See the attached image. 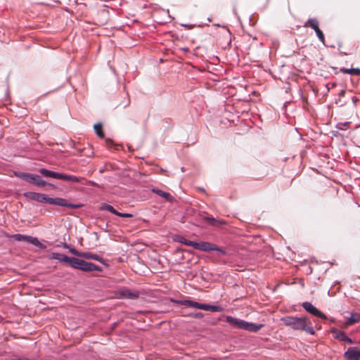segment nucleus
Here are the masks:
<instances>
[{"label": "nucleus", "instance_id": "nucleus-14", "mask_svg": "<svg viewBox=\"0 0 360 360\" xmlns=\"http://www.w3.org/2000/svg\"><path fill=\"white\" fill-rule=\"evenodd\" d=\"M120 295L122 298L134 300L139 297V293L137 291H131L127 288L122 289L120 291Z\"/></svg>", "mask_w": 360, "mask_h": 360}, {"label": "nucleus", "instance_id": "nucleus-31", "mask_svg": "<svg viewBox=\"0 0 360 360\" xmlns=\"http://www.w3.org/2000/svg\"><path fill=\"white\" fill-rule=\"evenodd\" d=\"M129 105V101H127L126 103L124 104V107H127Z\"/></svg>", "mask_w": 360, "mask_h": 360}, {"label": "nucleus", "instance_id": "nucleus-6", "mask_svg": "<svg viewBox=\"0 0 360 360\" xmlns=\"http://www.w3.org/2000/svg\"><path fill=\"white\" fill-rule=\"evenodd\" d=\"M11 239L14 240L15 241H23L27 243H30L36 247L39 248L40 249L46 248V246L44 244H42L36 237L17 233L12 235L11 236Z\"/></svg>", "mask_w": 360, "mask_h": 360}, {"label": "nucleus", "instance_id": "nucleus-12", "mask_svg": "<svg viewBox=\"0 0 360 360\" xmlns=\"http://www.w3.org/2000/svg\"><path fill=\"white\" fill-rule=\"evenodd\" d=\"M344 356L347 360H359L360 348L358 347H349L345 352Z\"/></svg>", "mask_w": 360, "mask_h": 360}, {"label": "nucleus", "instance_id": "nucleus-25", "mask_svg": "<svg viewBox=\"0 0 360 360\" xmlns=\"http://www.w3.org/2000/svg\"><path fill=\"white\" fill-rule=\"evenodd\" d=\"M69 252L70 253H72V255H74L75 256H77V257H82V253H83V252H79V251L77 250L75 248H70L69 249Z\"/></svg>", "mask_w": 360, "mask_h": 360}, {"label": "nucleus", "instance_id": "nucleus-4", "mask_svg": "<svg viewBox=\"0 0 360 360\" xmlns=\"http://www.w3.org/2000/svg\"><path fill=\"white\" fill-rule=\"evenodd\" d=\"M18 176L21 178L22 179L33 184L37 186H45L46 185H49V186H51L52 188H55V186L52 184H48L44 180H43L41 176L37 174H30V173H25L22 172L20 173Z\"/></svg>", "mask_w": 360, "mask_h": 360}, {"label": "nucleus", "instance_id": "nucleus-13", "mask_svg": "<svg viewBox=\"0 0 360 360\" xmlns=\"http://www.w3.org/2000/svg\"><path fill=\"white\" fill-rule=\"evenodd\" d=\"M49 258L51 259H56V260H58L62 262L68 263L70 264V266L72 267V264H73L72 260H74L75 257H70L65 255L60 254L58 252H52L50 255Z\"/></svg>", "mask_w": 360, "mask_h": 360}, {"label": "nucleus", "instance_id": "nucleus-3", "mask_svg": "<svg viewBox=\"0 0 360 360\" xmlns=\"http://www.w3.org/2000/svg\"><path fill=\"white\" fill-rule=\"evenodd\" d=\"M73 261L72 268L79 269L86 272L91 271H101L102 269L98 265L93 263L86 262L78 258H75Z\"/></svg>", "mask_w": 360, "mask_h": 360}, {"label": "nucleus", "instance_id": "nucleus-21", "mask_svg": "<svg viewBox=\"0 0 360 360\" xmlns=\"http://www.w3.org/2000/svg\"><path fill=\"white\" fill-rule=\"evenodd\" d=\"M337 338L339 339L341 341H345L348 343H352V340L351 338H349L345 332L340 331L337 334Z\"/></svg>", "mask_w": 360, "mask_h": 360}, {"label": "nucleus", "instance_id": "nucleus-9", "mask_svg": "<svg viewBox=\"0 0 360 360\" xmlns=\"http://www.w3.org/2000/svg\"><path fill=\"white\" fill-rule=\"evenodd\" d=\"M195 250H200L205 252H209V251H218L222 253H224L225 252L218 246H217L214 244H212L209 242H196L195 245Z\"/></svg>", "mask_w": 360, "mask_h": 360}, {"label": "nucleus", "instance_id": "nucleus-23", "mask_svg": "<svg viewBox=\"0 0 360 360\" xmlns=\"http://www.w3.org/2000/svg\"><path fill=\"white\" fill-rule=\"evenodd\" d=\"M180 242L187 246H190V247H192L195 249V245H196V242L195 241H192V240H187V239H185V238H182L181 240H180Z\"/></svg>", "mask_w": 360, "mask_h": 360}, {"label": "nucleus", "instance_id": "nucleus-27", "mask_svg": "<svg viewBox=\"0 0 360 360\" xmlns=\"http://www.w3.org/2000/svg\"><path fill=\"white\" fill-rule=\"evenodd\" d=\"M205 219L209 221L210 224H214V222L216 221L215 219L212 217H205Z\"/></svg>", "mask_w": 360, "mask_h": 360}, {"label": "nucleus", "instance_id": "nucleus-20", "mask_svg": "<svg viewBox=\"0 0 360 360\" xmlns=\"http://www.w3.org/2000/svg\"><path fill=\"white\" fill-rule=\"evenodd\" d=\"M359 321H360V314L354 313V314H352L351 316L348 319L347 323L348 325H352L355 323H358Z\"/></svg>", "mask_w": 360, "mask_h": 360}, {"label": "nucleus", "instance_id": "nucleus-32", "mask_svg": "<svg viewBox=\"0 0 360 360\" xmlns=\"http://www.w3.org/2000/svg\"><path fill=\"white\" fill-rule=\"evenodd\" d=\"M107 142H108V143H112V141H110V140H107Z\"/></svg>", "mask_w": 360, "mask_h": 360}, {"label": "nucleus", "instance_id": "nucleus-17", "mask_svg": "<svg viewBox=\"0 0 360 360\" xmlns=\"http://www.w3.org/2000/svg\"><path fill=\"white\" fill-rule=\"evenodd\" d=\"M151 191L153 193H156L157 195L165 198L167 201L172 200L173 198L169 193L162 191L157 189V188H153Z\"/></svg>", "mask_w": 360, "mask_h": 360}, {"label": "nucleus", "instance_id": "nucleus-22", "mask_svg": "<svg viewBox=\"0 0 360 360\" xmlns=\"http://www.w3.org/2000/svg\"><path fill=\"white\" fill-rule=\"evenodd\" d=\"M94 130L96 134L101 138H103L104 136V134L102 131V124L100 123H97L94 124Z\"/></svg>", "mask_w": 360, "mask_h": 360}, {"label": "nucleus", "instance_id": "nucleus-11", "mask_svg": "<svg viewBox=\"0 0 360 360\" xmlns=\"http://www.w3.org/2000/svg\"><path fill=\"white\" fill-rule=\"evenodd\" d=\"M24 196L29 200H35L37 202H46V203H47L48 198H49V196L45 194L32 192V191H27V192L24 193Z\"/></svg>", "mask_w": 360, "mask_h": 360}, {"label": "nucleus", "instance_id": "nucleus-30", "mask_svg": "<svg viewBox=\"0 0 360 360\" xmlns=\"http://www.w3.org/2000/svg\"><path fill=\"white\" fill-rule=\"evenodd\" d=\"M182 26L188 27V28H192L193 27V25H182Z\"/></svg>", "mask_w": 360, "mask_h": 360}, {"label": "nucleus", "instance_id": "nucleus-26", "mask_svg": "<svg viewBox=\"0 0 360 360\" xmlns=\"http://www.w3.org/2000/svg\"><path fill=\"white\" fill-rule=\"evenodd\" d=\"M117 216L121 217H125V218H131L133 217V214L130 213H122L117 211V214H116Z\"/></svg>", "mask_w": 360, "mask_h": 360}, {"label": "nucleus", "instance_id": "nucleus-16", "mask_svg": "<svg viewBox=\"0 0 360 360\" xmlns=\"http://www.w3.org/2000/svg\"><path fill=\"white\" fill-rule=\"evenodd\" d=\"M82 257H84L87 259H94V260L98 261L102 264L104 263V259L101 257H100L99 255H98L96 254H94L91 252H83Z\"/></svg>", "mask_w": 360, "mask_h": 360}, {"label": "nucleus", "instance_id": "nucleus-19", "mask_svg": "<svg viewBox=\"0 0 360 360\" xmlns=\"http://www.w3.org/2000/svg\"><path fill=\"white\" fill-rule=\"evenodd\" d=\"M340 71L345 74L360 75V69L359 68H341Z\"/></svg>", "mask_w": 360, "mask_h": 360}, {"label": "nucleus", "instance_id": "nucleus-8", "mask_svg": "<svg viewBox=\"0 0 360 360\" xmlns=\"http://www.w3.org/2000/svg\"><path fill=\"white\" fill-rule=\"evenodd\" d=\"M48 204L55 205L61 207H70L72 209H77L82 207L80 204H72L68 202L65 199L62 198H48Z\"/></svg>", "mask_w": 360, "mask_h": 360}, {"label": "nucleus", "instance_id": "nucleus-10", "mask_svg": "<svg viewBox=\"0 0 360 360\" xmlns=\"http://www.w3.org/2000/svg\"><path fill=\"white\" fill-rule=\"evenodd\" d=\"M302 307L304 309L305 311L311 314V315L322 318L323 319H326V315L322 313L319 309H318L316 307H315L311 302H304L302 304Z\"/></svg>", "mask_w": 360, "mask_h": 360}, {"label": "nucleus", "instance_id": "nucleus-5", "mask_svg": "<svg viewBox=\"0 0 360 360\" xmlns=\"http://www.w3.org/2000/svg\"><path fill=\"white\" fill-rule=\"evenodd\" d=\"M181 304L182 305H185L187 307H191L206 311H221L222 309L221 307L219 306L202 304L192 300H182L181 302Z\"/></svg>", "mask_w": 360, "mask_h": 360}, {"label": "nucleus", "instance_id": "nucleus-29", "mask_svg": "<svg viewBox=\"0 0 360 360\" xmlns=\"http://www.w3.org/2000/svg\"><path fill=\"white\" fill-rule=\"evenodd\" d=\"M345 94V90H342V91L340 92V96H343Z\"/></svg>", "mask_w": 360, "mask_h": 360}, {"label": "nucleus", "instance_id": "nucleus-2", "mask_svg": "<svg viewBox=\"0 0 360 360\" xmlns=\"http://www.w3.org/2000/svg\"><path fill=\"white\" fill-rule=\"evenodd\" d=\"M226 321L236 328H243L250 332H257L263 327L262 324L257 325L231 316L226 317Z\"/></svg>", "mask_w": 360, "mask_h": 360}, {"label": "nucleus", "instance_id": "nucleus-28", "mask_svg": "<svg viewBox=\"0 0 360 360\" xmlns=\"http://www.w3.org/2000/svg\"><path fill=\"white\" fill-rule=\"evenodd\" d=\"M202 316H203V314L201 312L195 313L193 315V317L197 318V319H201Z\"/></svg>", "mask_w": 360, "mask_h": 360}, {"label": "nucleus", "instance_id": "nucleus-1", "mask_svg": "<svg viewBox=\"0 0 360 360\" xmlns=\"http://www.w3.org/2000/svg\"><path fill=\"white\" fill-rule=\"evenodd\" d=\"M282 323L285 326L290 327L292 329L295 330H303L309 333L310 335H314L315 330L311 326V323L309 319L305 316L297 317L292 316H286L281 319Z\"/></svg>", "mask_w": 360, "mask_h": 360}, {"label": "nucleus", "instance_id": "nucleus-18", "mask_svg": "<svg viewBox=\"0 0 360 360\" xmlns=\"http://www.w3.org/2000/svg\"><path fill=\"white\" fill-rule=\"evenodd\" d=\"M64 181H70L74 182H79L82 179L73 175H68L61 173L60 179Z\"/></svg>", "mask_w": 360, "mask_h": 360}, {"label": "nucleus", "instance_id": "nucleus-7", "mask_svg": "<svg viewBox=\"0 0 360 360\" xmlns=\"http://www.w3.org/2000/svg\"><path fill=\"white\" fill-rule=\"evenodd\" d=\"M319 25V23L316 18H309L304 24V27H309L311 29H313L315 31L316 36L319 38V39L320 40V41L322 42L323 44H325L324 34H323V32L320 30Z\"/></svg>", "mask_w": 360, "mask_h": 360}, {"label": "nucleus", "instance_id": "nucleus-24", "mask_svg": "<svg viewBox=\"0 0 360 360\" xmlns=\"http://www.w3.org/2000/svg\"><path fill=\"white\" fill-rule=\"evenodd\" d=\"M103 210L108 211L115 215H116V214H117V211L110 205H105L103 207Z\"/></svg>", "mask_w": 360, "mask_h": 360}, {"label": "nucleus", "instance_id": "nucleus-15", "mask_svg": "<svg viewBox=\"0 0 360 360\" xmlns=\"http://www.w3.org/2000/svg\"><path fill=\"white\" fill-rule=\"evenodd\" d=\"M39 173L46 177H51L57 179H60L61 176V173L55 172L53 171L48 170L44 168H41L39 169Z\"/></svg>", "mask_w": 360, "mask_h": 360}, {"label": "nucleus", "instance_id": "nucleus-33", "mask_svg": "<svg viewBox=\"0 0 360 360\" xmlns=\"http://www.w3.org/2000/svg\"><path fill=\"white\" fill-rule=\"evenodd\" d=\"M11 360H22V359H11Z\"/></svg>", "mask_w": 360, "mask_h": 360}]
</instances>
